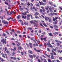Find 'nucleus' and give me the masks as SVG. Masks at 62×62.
<instances>
[{"mask_svg": "<svg viewBox=\"0 0 62 62\" xmlns=\"http://www.w3.org/2000/svg\"><path fill=\"white\" fill-rule=\"evenodd\" d=\"M47 45H48V46H50L51 44H50V43H47Z\"/></svg>", "mask_w": 62, "mask_h": 62, "instance_id": "33", "label": "nucleus"}, {"mask_svg": "<svg viewBox=\"0 0 62 62\" xmlns=\"http://www.w3.org/2000/svg\"><path fill=\"white\" fill-rule=\"evenodd\" d=\"M35 18H36V19H39V17H38V16H35Z\"/></svg>", "mask_w": 62, "mask_h": 62, "instance_id": "36", "label": "nucleus"}, {"mask_svg": "<svg viewBox=\"0 0 62 62\" xmlns=\"http://www.w3.org/2000/svg\"><path fill=\"white\" fill-rule=\"evenodd\" d=\"M51 59H54V56L52 55L51 56Z\"/></svg>", "mask_w": 62, "mask_h": 62, "instance_id": "22", "label": "nucleus"}, {"mask_svg": "<svg viewBox=\"0 0 62 62\" xmlns=\"http://www.w3.org/2000/svg\"><path fill=\"white\" fill-rule=\"evenodd\" d=\"M40 12H41V13H42V10L41 9H40Z\"/></svg>", "mask_w": 62, "mask_h": 62, "instance_id": "51", "label": "nucleus"}, {"mask_svg": "<svg viewBox=\"0 0 62 62\" xmlns=\"http://www.w3.org/2000/svg\"><path fill=\"white\" fill-rule=\"evenodd\" d=\"M20 17H21V16H20V15H19L17 16V19H20Z\"/></svg>", "mask_w": 62, "mask_h": 62, "instance_id": "11", "label": "nucleus"}, {"mask_svg": "<svg viewBox=\"0 0 62 62\" xmlns=\"http://www.w3.org/2000/svg\"><path fill=\"white\" fill-rule=\"evenodd\" d=\"M39 33H41V30L39 31Z\"/></svg>", "mask_w": 62, "mask_h": 62, "instance_id": "46", "label": "nucleus"}, {"mask_svg": "<svg viewBox=\"0 0 62 62\" xmlns=\"http://www.w3.org/2000/svg\"><path fill=\"white\" fill-rule=\"evenodd\" d=\"M38 61L39 62H40V60L39 59H38Z\"/></svg>", "mask_w": 62, "mask_h": 62, "instance_id": "61", "label": "nucleus"}, {"mask_svg": "<svg viewBox=\"0 0 62 62\" xmlns=\"http://www.w3.org/2000/svg\"><path fill=\"white\" fill-rule=\"evenodd\" d=\"M48 15H49L50 16H53V15H54V13H50L48 14Z\"/></svg>", "mask_w": 62, "mask_h": 62, "instance_id": "6", "label": "nucleus"}, {"mask_svg": "<svg viewBox=\"0 0 62 62\" xmlns=\"http://www.w3.org/2000/svg\"><path fill=\"white\" fill-rule=\"evenodd\" d=\"M27 5L28 6H30V3H27Z\"/></svg>", "mask_w": 62, "mask_h": 62, "instance_id": "50", "label": "nucleus"}, {"mask_svg": "<svg viewBox=\"0 0 62 62\" xmlns=\"http://www.w3.org/2000/svg\"><path fill=\"white\" fill-rule=\"evenodd\" d=\"M28 30L30 29L31 30H32V29L31 28H28Z\"/></svg>", "mask_w": 62, "mask_h": 62, "instance_id": "24", "label": "nucleus"}, {"mask_svg": "<svg viewBox=\"0 0 62 62\" xmlns=\"http://www.w3.org/2000/svg\"><path fill=\"white\" fill-rule=\"evenodd\" d=\"M60 9H61V10H62V7H60Z\"/></svg>", "mask_w": 62, "mask_h": 62, "instance_id": "63", "label": "nucleus"}, {"mask_svg": "<svg viewBox=\"0 0 62 62\" xmlns=\"http://www.w3.org/2000/svg\"><path fill=\"white\" fill-rule=\"evenodd\" d=\"M18 49L19 50H21V49H22L23 48L21 46H19L18 47Z\"/></svg>", "mask_w": 62, "mask_h": 62, "instance_id": "18", "label": "nucleus"}, {"mask_svg": "<svg viewBox=\"0 0 62 62\" xmlns=\"http://www.w3.org/2000/svg\"><path fill=\"white\" fill-rule=\"evenodd\" d=\"M28 52L30 54H32L33 53L32 51H31L30 50H29Z\"/></svg>", "mask_w": 62, "mask_h": 62, "instance_id": "7", "label": "nucleus"}, {"mask_svg": "<svg viewBox=\"0 0 62 62\" xmlns=\"http://www.w3.org/2000/svg\"><path fill=\"white\" fill-rule=\"evenodd\" d=\"M43 24H44V26H47V25L45 23H44Z\"/></svg>", "mask_w": 62, "mask_h": 62, "instance_id": "38", "label": "nucleus"}, {"mask_svg": "<svg viewBox=\"0 0 62 62\" xmlns=\"http://www.w3.org/2000/svg\"><path fill=\"white\" fill-rule=\"evenodd\" d=\"M48 34L50 37H51V36H52V33H48Z\"/></svg>", "mask_w": 62, "mask_h": 62, "instance_id": "21", "label": "nucleus"}, {"mask_svg": "<svg viewBox=\"0 0 62 62\" xmlns=\"http://www.w3.org/2000/svg\"><path fill=\"white\" fill-rule=\"evenodd\" d=\"M59 59H60V60H62V57H60L59 58Z\"/></svg>", "mask_w": 62, "mask_h": 62, "instance_id": "43", "label": "nucleus"}, {"mask_svg": "<svg viewBox=\"0 0 62 62\" xmlns=\"http://www.w3.org/2000/svg\"><path fill=\"white\" fill-rule=\"evenodd\" d=\"M20 43H18V44H17V47H18V46H20Z\"/></svg>", "mask_w": 62, "mask_h": 62, "instance_id": "26", "label": "nucleus"}, {"mask_svg": "<svg viewBox=\"0 0 62 62\" xmlns=\"http://www.w3.org/2000/svg\"><path fill=\"white\" fill-rule=\"evenodd\" d=\"M54 29H56V28H58V27L56 25H54Z\"/></svg>", "mask_w": 62, "mask_h": 62, "instance_id": "8", "label": "nucleus"}, {"mask_svg": "<svg viewBox=\"0 0 62 62\" xmlns=\"http://www.w3.org/2000/svg\"><path fill=\"white\" fill-rule=\"evenodd\" d=\"M50 27L51 28H53V26H50Z\"/></svg>", "mask_w": 62, "mask_h": 62, "instance_id": "56", "label": "nucleus"}, {"mask_svg": "<svg viewBox=\"0 0 62 62\" xmlns=\"http://www.w3.org/2000/svg\"><path fill=\"white\" fill-rule=\"evenodd\" d=\"M40 25L41 26H43V25H42V24L41 23H40Z\"/></svg>", "mask_w": 62, "mask_h": 62, "instance_id": "44", "label": "nucleus"}, {"mask_svg": "<svg viewBox=\"0 0 62 62\" xmlns=\"http://www.w3.org/2000/svg\"><path fill=\"white\" fill-rule=\"evenodd\" d=\"M1 61H2V62H3V61H5V60H4L3 59H1Z\"/></svg>", "mask_w": 62, "mask_h": 62, "instance_id": "49", "label": "nucleus"}, {"mask_svg": "<svg viewBox=\"0 0 62 62\" xmlns=\"http://www.w3.org/2000/svg\"><path fill=\"white\" fill-rule=\"evenodd\" d=\"M12 19V18L11 17H10V18H8L7 19V20H8V21H9V20H10V19Z\"/></svg>", "mask_w": 62, "mask_h": 62, "instance_id": "14", "label": "nucleus"}, {"mask_svg": "<svg viewBox=\"0 0 62 62\" xmlns=\"http://www.w3.org/2000/svg\"><path fill=\"white\" fill-rule=\"evenodd\" d=\"M55 62V60H53L52 61V62Z\"/></svg>", "mask_w": 62, "mask_h": 62, "instance_id": "64", "label": "nucleus"}, {"mask_svg": "<svg viewBox=\"0 0 62 62\" xmlns=\"http://www.w3.org/2000/svg\"><path fill=\"white\" fill-rule=\"evenodd\" d=\"M14 50H16V47H15L14 48Z\"/></svg>", "mask_w": 62, "mask_h": 62, "instance_id": "57", "label": "nucleus"}, {"mask_svg": "<svg viewBox=\"0 0 62 62\" xmlns=\"http://www.w3.org/2000/svg\"><path fill=\"white\" fill-rule=\"evenodd\" d=\"M1 41L3 42V44H4V43L6 44L7 43V42H6V39L4 40V39H2V40H1Z\"/></svg>", "mask_w": 62, "mask_h": 62, "instance_id": "2", "label": "nucleus"}, {"mask_svg": "<svg viewBox=\"0 0 62 62\" xmlns=\"http://www.w3.org/2000/svg\"><path fill=\"white\" fill-rule=\"evenodd\" d=\"M52 9V8H49V10H50V12H52V11H51V9Z\"/></svg>", "mask_w": 62, "mask_h": 62, "instance_id": "45", "label": "nucleus"}, {"mask_svg": "<svg viewBox=\"0 0 62 62\" xmlns=\"http://www.w3.org/2000/svg\"><path fill=\"white\" fill-rule=\"evenodd\" d=\"M21 5H22L23 6L24 5V4L23 3H21Z\"/></svg>", "mask_w": 62, "mask_h": 62, "instance_id": "59", "label": "nucleus"}, {"mask_svg": "<svg viewBox=\"0 0 62 62\" xmlns=\"http://www.w3.org/2000/svg\"><path fill=\"white\" fill-rule=\"evenodd\" d=\"M50 54H51V55H54V53H50Z\"/></svg>", "mask_w": 62, "mask_h": 62, "instance_id": "42", "label": "nucleus"}, {"mask_svg": "<svg viewBox=\"0 0 62 62\" xmlns=\"http://www.w3.org/2000/svg\"><path fill=\"white\" fill-rule=\"evenodd\" d=\"M7 13L8 14V15H10V14H9V11L7 12Z\"/></svg>", "mask_w": 62, "mask_h": 62, "instance_id": "34", "label": "nucleus"}, {"mask_svg": "<svg viewBox=\"0 0 62 62\" xmlns=\"http://www.w3.org/2000/svg\"><path fill=\"white\" fill-rule=\"evenodd\" d=\"M30 23H34V21H30Z\"/></svg>", "mask_w": 62, "mask_h": 62, "instance_id": "28", "label": "nucleus"}, {"mask_svg": "<svg viewBox=\"0 0 62 62\" xmlns=\"http://www.w3.org/2000/svg\"><path fill=\"white\" fill-rule=\"evenodd\" d=\"M20 10H23V8H20Z\"/></svg>", "mask_w": 62, "mask_h": 62, "instance_id": "52", "label": "nucleus"}, {"mask_svg": "<svg viewBox=\"0 0 62 62\" xmlns=\"http://www.w3.org/2000/svg\"><path fill=\"white\" fill-rule=\"evenodd\" d=\"M48 20L49 22H52V20L51 19H49Z\"/></svg>", "mask_w": 62, "mask_h": 62, "instance_id": "20", "label": "nucleus"}, {"mask_svg": "<svg viewBox=\"0 0 62 62\" xmlns=\"http://www.w3.org/2000/svg\"><path fill=\"white\" fill-rule=\"evenodd\" d=\"M54 34L55 35H57L58 34V32H55Z\"/></svg>", "mask_w": 62, "mask_h": 62, "instance_id": "23", "label": "nucleus"}, {"mask_svg": "<svg viewBox=\"0 0 62 62\" xmlns=\"http://www.w3.org/2000/svg\"><path fill=\"white\" fill-rule=\"evenodd\" d=\"M53 54L55 55H56V54L55 52H54V53Z\"/></svg>", "mask_w": 62, "mask_h": 62, "instance_id": "54", "label": "nucleus"}, {"mask_svg": "<svg viewBox=\"0 0 62 62\" xmlns=\"http://www.w3.org/2000/svg\"><path fill=\"white\" fill-rule=\"evenodd\" d=\"M37 40H36V39H35L34 40V41L35 42V43H36V41H37Z\"/></svg>", "mask_w": 62, "mask_h": 62, "instance_id": "39", "label": "nucleus"}, {"mask_svg": "<svg viewBox=\"0 0 62 62\" xmlns=\"http://www.w3.org/2000/svg\"><path fill=\"white\" fill-rule=\"evenodd\" d=\"M22 18H23L24 19H25L26 18V16H22Z\"/></svg>", "mask_w": 62, "mask_h": 62, "instance_id": "12", "label": "nucleus"}, {"mask_svg": "<svg viewBox=\"0 0 62 62\" xmlns=\"http://www.w3.org/2000/svg\"><path fill=\"white\" fill-rule=\"evenodd\" d=\"M30 61L31 62H33V60H30Z\"/></svg>", "mask_w": 62, "mask_h": 62, "instance_id": "60", "label": "nucleus"}, {"mask_svg": "<svg viewBox=\"0 0 62 62\" xmlns=\"http://www.w3.org/2000/svg\"><path fill=\"white\" fill-rule=\"evenodd\" d=\"M5 4L7 5H8V3H7V1H5Z\"/></svg>", "mask_w": 62, "mask_h": 62, "instance_id": "31", "label": "nucleus"}, {"mask_svg": "<svg viewBox=\"0 0 62 62\" xmlns=\"http://www.w3.org/2000/svg\"><path fill=\"white\" fill-rule=\"evenodd\" d=\"M36 6H37V7H39V3H37V4L36 5Z\"/></svg>", "mask_w": 62, "mask_h": 62, "instance_id": "37", "label": "nucleus"}, {"mask_svg": "<svg viewBox=\"0 0 62 62\" xmlns=\"http://www.w3.org/2000/svg\"><path fill=\"white\" fill-rule=\"evenodd\" d=\"M54 12H56V10H54Z\"/></svg>", "mask_w": 62, "mask_h": 62, "instance_id": "58", "label": "nucleus"}, {"mask_svg": "<svg viewBox=\"0 0 62 62\" xmlns=\"http://www.w3.org/2000/svg\"><path fill=\"white\" fill-rule=\"evenodd\" d=\"M24 23L25 25H28V23H26V22H25Z\"/></svg>", "mask_w": 62, "mask_h": 62, "instance_id": "15", "label": "nucleus"}, {"mask_svg": "<svg viewBox=\"0 0 62 62\" xmlns=\"http://www.w3.org/2000/svg\"><path fill=\"white\" fill-rule=\"evenodd\" d=\"M53 50V51H55V52H56V50L55 49H54V48L52 49Z\"/></svg>", "mask_w": 62, "mask_h": 62, "instance_id": "35", "label": "nucleus"}, {"mask_svg": "<svg viewBox=\"0 0 62 62\" xmlns=\"http://www.w3.org/2000/svg\"><path fill=\"white\" fill-rule=\"evenodd\" d=\"M47 56H48V57H50V56H51L49 55H47Z\"/></svg>", "mask_w": 62, "mask_h": 62, "instance_id": "55", "label": "nucleus"}, {"mask_svg": "<svg viewBox=\"0 0 62 62\" xmlns=\"http://www.w3.org/2000/svg\"><path fill=\"white\" fill-rule=\"evenodd\" d=\"M49 17H46V18H45V20L46 21H47L48 20H49Z\"/></svg>", "mask_w": 62, "mask_h": 62, "instance_id": "10", "label": "nucleus"}, {"mask_svg": "<svg viewBox=\"0 0 62 62\" xmlns=\"http://www.w3.org/2000/svg\"><path fill=\"white\" fill-rule=\"evenodd\" d=\"M35 23H38V21L36 20H34L33 21V23L34 24V25L35 26H36L37 27L38 26V24H35Z\"/></svg>", "mask_w": 62, "mask_h": 62, "instance_id": "1", "label": "nucleus"}, {"mask_svg": "<svg viewBox=\"0 0 62 62\" xmlns=\"http://www.w3.org/2000/svg\"><path fill=\"white\" fill-rule=\"evenodd\" d=\"M33 6V4L32 3H31L30 6L32 7Z\"/></svg>", "mask_w": 62, "mask_h": 62, "instance_id": "40", "label": "nucleus"}, {"mask_svg": "<svg viewBox=\"0 0 62 62\" xmlns=\"http://www.w3.org/2000/svg\"><path fill=\"white\" fill-rule=\"evenodd\" d=\"M3 36H6V35L5 34V33H3Z\"/></svg>", "mask_w": 62, "mask_h": 62, "instance_id": "53", "label": "nucleus"}, {"mask_svg": "<svg viewBox=\"0 0 62 62\" xmlns=\"http://www.w3.org/2000/svg\"><path fill=\"white\" fill-rule=\"evenodd\" d=\"M14 13V11H11V12L10 13V14H12V13Z\"/></svg>", "mask_w": 62, "mask_h": 62, "instance_id": "25", "label": "nucleus"}, {"mask_svg": "<svg viewBox=\"0 0 62 62\" xmlns=\"http://www.w3.org/2000/svg\"><path fill=\"white\" fill-rule=\"evenodd\" d=\"M58 19V17H55V18H54L53 19L54 21L55 22V20H56V19Z\"/></svg>", "mask_w": 62, "mask_h": 62, "instance_id": "5", "label": "nucleus"}, {"mask_svg": "<svg viewBox=\"0 0 62 62\" xmlns=\"http://www.w3.org/2000/svg\"><path fill=\"white\" fill-rule=\"evenodd\" d=\"M39 13L38 12H36L35 13V14L34 15H39Z\"/></svg>", "mask_w": 62, "mask_h": 62, "instance_id": "17", "label": "nucleus"}, {"mask_svg": "<svg viewBox=\"0 0 62 62\" xmlns=\"http://www.w3.org/2000/svg\"><path fill=\"white\" fill-rule=\"evenodd\" d=\"M55 41L56 42H59V41L57 40H55Z\"/></svg>", "mask_w": 62, "mask_h": 62, "instance_id": "32", "label": "nucleus"}, {"mask_svg": "<svg viewBox=\"0 0 62 62\" xmlns=\"http://www.w3.org/2000/svg\"><path fill=\"white\" fill-rule=\"evenodd\" d=\"M29 12L28 11H26V12H25L24 13H22V14L23 15H25L26 14V13H28Z\"/></svg>", "mask_w": 62, "mask_h": 62, "instance_id": "4", "label": "nucleus"}, {"mask_svg": "<svg viewBox=\"0 0 62 62\" xmlns=\"http://www.w3.org/2000/svg\"><path fill=\"white\" fill-rule=\"evenodd\" d=\"M48 61L49 62H52V61H51L50 59H48Z\"/></svg>", "mask_w": 62, "mask_h": 62, "instance_id": "19", "label": "nucleus"}, {"mask_svg": "<svg viewBox=\"0 0 62 62\" xmlns=\"http://www.w3.org/2000/svg\"><path fill=\"white\" fill-rule=\"evenodd\" d=\"M51 47V48H53V46H52L51 44L49 46H48V47Z\"/></svg>", "mask_w": 62, "mask_h": 62, "instance_id": "30", "label": "nucleus"}, {"mask_svg": "<svg viewBox=\"0 0 62 62\" xmlns=\"http://www.w3.org/2000/svg\"><path fill=\"white\" fill-rule=\"evenodd\" d=\"M30 15L31 16V19H33V18H34V17L32 16V15Z\"/></svg>", "mask_w": 62, "mask_h": 62, "instance_id": "27", "label": "nucleus"}, {"mask_svg": "<svg viewBox=\"0 0 62 62\" xmlns=\"http://www.w3.org/2000/svg\"><path fill=\"white\" fill-rule=\"evenodd\" d=\"M17 59V58L15 57H13V60H16Z\"/></svg>", "mask_w": 62, "mask_h": 62, "instance_id": "29", "label": "nucleus"}, {"mask_svg": "<svg viewBox=\"0 0 62 62\" xmlns=\"http://www.w3.org/2000/svg\"><path fill=\"white\" fill-rule=\"evenodd\" d=\"M12 44L13 45H15V44L14 43H12Z\"/></svg>", "mask_w": 62, "mask_h": 62, "instance_id": "48", "label": "nucleus"}, {"mask_svg": "<svg viewBox=\"0 0 62 62\" xmlns=\"http://www.w3.org/2000/svg\"><path fill=\"white\" fill-rule=\"evenodd\" d=\"M46 38H45L43 39L45 41H46V42L47 41V40H46Z\"/></svg>", "mask_w": 62, "mask_h": 62, "instance_id": "16", "label": "nucleus"}, {"mask_svg": "<svg viewBox=\"0 0 62 62\" xmlns=\"http://www.w3.org/2000/svg\"><path fill=\"white\" fill-rule=\"evenodd\" d=\"M46 8V10H48V8Z\"/></svg>", "mask_w": 62, "mask_h": 62, "instance_id": "62", "label": "nucleus"}, {"mask_svg": "<svg viewBox=\"0 0 62 62\" xmlns=\"http://www.w3.org/2000/svg\"><path fill=\"white\" fill-rule=\"evenodd\" d=\"M29 56L31 58H33V56L32 55H29Z\"/></svg>", "mask_w": 62, "mask_h": 62, "instance_id": "9", "label": "nucleus"}, {"mask_svg": "<svg viewBox=\"0 0 62 62\" xmlns=\"http://www.w3.org/2000/svg\"><path fill=\"white\" fill-rule=\"evenodd\" d=\"M39 3L40 5H43V3L42 2H39Z\"/></svg>", "mask_w": 62, "mask_h": 62, "instance_id": "13", "label": "nucleus"}, {"mask_svg": "<svg viewBox=\"0 0 62 62\" xmlns=\"http://www.w3.org/2000/svg\"><path fill=\"white\" fill-rule=\"evenodd\" d=\"M1 54L2 55V57L4 58H5L6 57L5 56H6L7 58V57L6 55L4 54L3 53H1Z\"/></svg>", "mask_w": 62, "mask_h": 62, "instance_id": "3", "label": "nucleus"}, {"mask_svg": "<svg viewBox=\"0 0 62 62\" xmlns=\"http://www.w3.org/2000/svg\"><path fill=\"white\" fill-rule=\"evenodd\" d=\"M60 45V44L59 43H57V46H59Z\"/></svg>", "mask_w": 62, "mask_h": 62, "instance_id": "47", "label": "nucleus"}, {"mask_svg": "<svg viewBox=\"0 0 62 62\" xmlns=\"http://www.w3.org/2000/svg\"><path fill=\"white\" fill-rule=\"evenodd\" d=\"M47 50L48 52H50V50L48 48H47Z\"/></svg>", "mask_w": 62, "mask_h": 62, "instance_id": "41", "label": "nucleus"}]
</instances>
